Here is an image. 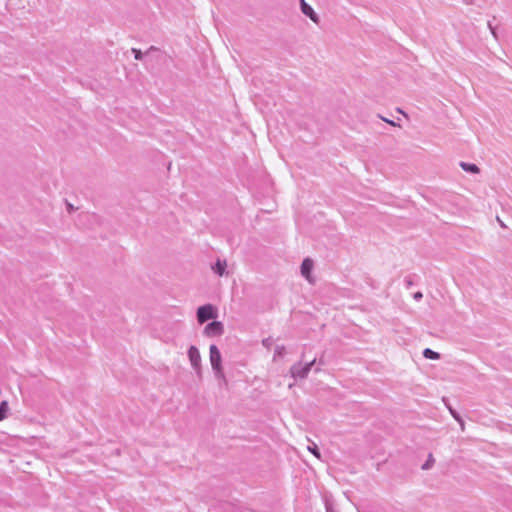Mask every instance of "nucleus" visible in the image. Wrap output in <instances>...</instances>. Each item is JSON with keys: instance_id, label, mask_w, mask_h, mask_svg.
Here are the masks:
<instances>
[{"instance_id": "nucleus-23", "label": "nucleus", "mask_w": 512, "mask_h": 512, "mask_svg": "<svg viewBox=\"0 0 512 512\" xmlns=\"http://www.w3.org/2000/svg\"><path fill=\"white\" fill-rule=\"evenodd\" d=\"M385 122L389 123L390 125H393L395 126V122H393L392 120H388V119H385V118H382Z\"/></svg>"}, {"instance_id": "nucleus-5", "label": "nucleus", "mask_w": 512, "mask_h": 512, "mask_svg": "<svg viewBox=\"0 0 512 512\" xmlns=\"http://www.w3.org/2000/svg\"><path fill=\"white\" fill-rule=\"evenodd\" d=\"M188 357L191 363L192 368L196 371L197 374L201 372V356L197 347L191 346L188 349Z\"/></svg>"}, {"instance_id": "nucleus-3", "label": "nucleus", "mask_w": 512, "mask_h": 512, "mask_svg": "<svg viewBox=\"0 0 512 512\" xmlns=\"http://www.w3.org/2000/svg\"><path fill=\"white\" fill-rule=\"evenodd\" d=\"M289 373L294 380H303L308 377L309 368L299 361L291 366Z\"/></svg>"}, {"instance_id": "nucleus-6", "label": "nucleus", "mask_w": 512, "mask_h": 512, "mask_svg": "<svg viewBox=\"0 0 512 512\" xmlns=\"http://www.w3.org/2000/svg\"><path fill=\"white\" fill-rule=\"evenodd\" d=\"M313 265H314L313 261L310 258H306L303 260L301 267H300L301 275L310 283L313 282V278L311 276Z\"/></svg>"}, {"instance_id": "nucleus-7", "label": "nucleus", "mask_w": 512, "mask_h": 512, "mask_svg": "<svg viewBox=\"0 0 512 512\" xmlns=\"http://www.w3.org/2000/svg\"><path fill=\"white\" fill-rule=\"evenodd\" d=\"M301 11L304 15L308 16L314 23L319 22V17L313 10V8L305 2V0H300Z\"/></svg>"}, {"instance_id": "nucleus-10", "label": "nucleus", "mask_w": 512, "mask_h": 512, "mask_svg": "<svg viewBox=\"0 0 512 512\" xmlns=\"http://www.w3.org/2000/svg\"><path fill=\"white\" fill-rule=\"evenodd\" d=\"M423 356L427 359L437 360L440 358V354L431 350L430 348H426L423 351Z\"/></svg>"}, {"instance_id": "nucleus-12", "label": "nucleus", "mask_w": 512, "mask_h": 512, "mask_svg": "<svg viewBox=\"0 0 512 512\" xmlns=\"http://www.w3.org/2000/svg\"><path fill=\"white\" fill-rule=\"evenodd\" d=\"M284 353H285V346L277 345L275 347L273 360H276L277 357H282L284 355Z\"/></svg>"}, {"instance_id": "nucleus-1", "label": "nucleus", "mask_w": 512, "mask_h": 512, "mask_svg": "<svg viewBox=\"0 0 512 512\" xmlns=\"http://www.w3.org/2000/svg\"><path fill=\"white\" fill-rule=\"evenodd\" d=\"M209 354L211 367L215 374V377L226 385L227 379L225 377L224 370L222 367V357L218 347L216 345H211L209 348Z\"/></svg>"}, {"instance_id": "nucleus-17", "label": "nucleus", "mask_w": 512, "mask_h": 512, "mask_svg": "<svg viewBox=\"0 0 512 512\" xmlns=\"http://www.w3.org/2000/svg\"><path fill=\"white\" fill-rule=\"evenodd\" d=\"M449 411L455 420L458 421L461 419L460 415L455 410H453L452 408H449Z\"/></svg>"}, {"instance_id": "nucleus-9", "label": "nucleus", "mask_w": 512, "mask_h": 512, "mask_svg": "<svg viewBox=\"0 0 512 512\" xmlns=\"http://www.w3.org/2000/svg\"><path fill=\"white\" fill-rule=\"evenodd\" d=\"M460 167L464 171L473 173V174L479 173V171H480L479 167L473 163L460 162Z\"/></svg>"}, {"instance_id": "nucleus-8", "label": "nucleus", "mask_w": 512, "mask_h": 512, "mask_svg": "<svg viewBox=\"0 0 512 512\" xmlns=\"http://www.w3.org/2000/svg\"><path fill=\"white\" fill-rule=\"evenodd\" d=\"M226 267H227L226 261L217 260V262L213 266V270L219 276H223L226 272Z\"/></svg>"}, {"instance_id": "nucleus-13", "label": "nucleus", "mask_w": 512, "mask_h": 512, "mask_svg": "<svg viewBox=\"0 0 512 512\" xmlns=\"http://www.w3.org/2000/svg\"><path fill=\"white\" fill-rule=\"evenodd\" d=\"M308 450L314 455L316 456L318 459L321 458V454H320V451L317 447V445L315 443H312V445H309L308 446Z\"/></svg>"}, {"instance_id": "nucleus-4", "label": "nucleus", "mask_w": 512, "mask_h": 512, "mask_svg": "<svg viewBox=\"0 0 512 512\" xmlns=\"http://www.w3.org/2000/svg\"><path fill=\"white\" fill-rule=\"evenodd\" d=\"M224 333V325L220 321H213L208 323L203 331V334L207 337L221 336Z\"/></svg>"}, {"instance_id": "nucleus-22", "label": "nucleus", "mask_w": 512, "mask_h": 512, "mask_svg": "<svg viewBox=\"0 0 512 512\" xmlns=\"http://www.w3.org/2000/svg\"><path fill=\"white\" fill-rule=\"evenodd\" d=\"M459 424H460V427H461V430L464 431L465 429V423L463 421V419L461 418L460 420H458Z\"/></svg>"}, {"instance_id": "nucleus-18", "label": "nucleus", "mask_w": 512, "mask_h": 512, "mask_svg": "<svg viewBox=\"0 0 512 512\" xmlns=\"http://www.w3.org/2000/svg\"><path fill=\"white\" fill-rule=\"evenodd\" d=\"M315 363H316V359H313L312 361L305 363L306 367L309 368V372L311 371V369L315 365Z\"/></svg>"}, {"instance_id": "nucleus-14", "label": "nucleus", "mask_w": 512, "mask_h": 512, "mask_svg": "<svg viewBox=\"0 0 512 512\" xmlns=\"http://www.w3.org/2000/svg\"><path fill=\"white\" fill-rule=\"evenodd\" d=\"M433 463H434V458H433L432 454H430L427 461L423 464L422 469H424V470L430 469L432 467Z\"/></svg>"}, {"instance_id": "nucleus-15", "label": "nucleus", "mask_w": 512, "mask_h": 512, "mask_svg": "<svg viewBox=\"0 0 512 512\" xmlns=\"http://www.w3.org/2000/svg\"><path fill=\"white\" fill-rule=\"evenodd\" d=\"M274 341L271 337L265 338L262 340V345L267 349H270L273 345Z\"/></svg>"}, {"instance_id": "nucleus-16", "label": "nucleus", "mask_w": 512, "mask_h": 512, "mask_svg": "<svg viewBox=\"0 0 512 512\" xmlns=\"http://www.w3.org/2000/svg\"><path fill=\"white\" fill-rule=\"evenodd\" d=\"M132 53L134 54L136 60L142 59V52L139 49L132 48Z\"/></svg>"}, {"instance_id": "nucleus-19", "label": "nucleus", "mask_w": 512, "mask_h": 512, "mask_svg": "<svg viewBox=\"0 0 512 512\" xmlns=\"http://www.w3.org/2000/svg\"><path fill=\"white\" fill-rule=\"evenodd\" d=\"M422 297H423V294H422L421 292H416V293H414V295H413V298H414L416 301L421 300V299H422Z\"/></svg>"}, {"instance_id": "nucleus-24", "label": "nucleus", "mask_w": 512, "mask_h": 512, "mask_svg": "<svg viewBox=\"0 0 512 512\" xmlns=\"http://www.w3.org/2000/svg\"><path fill=\"white\" fill-rule=\"evenodd\" d=\"M406 282H407V285H408V286H411V285H412V281H411V280H406Z\"/></svg>"}, {"instance_id": "nucleus-2", "label": "nucleus", "mask_w": 512, "mask_h": 512, "mask_svg": "<svg viewBox=\"0 0 512 512\" xmlns=\"http://www.w3.org/2000/svg\"><path fill=\"white\" fill-rule=\"evenodd\" d=\"M217 317L216 308L212 304L200 306L197 309V320L200 324Z\"/></svg>"}, {"instance_id": "nucleus-21", "label": "nucleus", "mask_w": 512, "mask_h": 512, "mask_svg": "<svg viewBox=\"0 0 512 512\" xmlns=\"http://www.w3.org/2000/svg\"><path fill=\"white\" fill-rule=\"evenodd\" d=\"M67 210L69 213L74 211V206L69 202H67Z\"/></svg>"}, {"instance_id": "nucleus-20", "label": "nucleus", "mask_w": 512, "mask_h": 512, "mask_svg": "<svg viewBox=\"0 0 512 512\" xmlns=\"http://www.w3.org/2000/svg\"><path fill=\"white\" fill-rule=\"evenodd\" d=\"M488 27H489L491 33L493 34V36L495 38H497V34H496V31H495V28L492 26L491 22H488Z\"/></svg>"}, {"instance_id": "nucleus-11", "label": "nucleus", "mask_w": 512, "mask_h": 512, "mask_svg": "<svg viewBox=\"0 0 512 512\" xmlns=\"http://www.w3.org/2000/svg\"><path fill=\"white\" fill-rule=\"evenodd\" d=\"M8 410H9L8 402L2 401L0 403V421L4 420L7 417Z\"/></svg>"}]
</instances>
